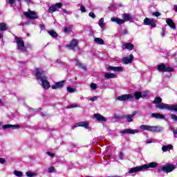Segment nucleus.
Here are the masks:
<instances>
[{"mask_svg":"<svg viewBox=\"0 0 177 177\" xmlns=\"http://www.w3.org/2000/svg\"><path fill=\"white\" fill-rule=\"evenodd\" d=\"M13 174H14V175H15V176H18V177L23 176V173L21 172V171L15 170L13 171Z\"/></svg>","mask_w":177,"mask_h":177,"instance_id":"nucleus-35","label":"nucleus"},{"mask_svg":"<svg viewBox=\"0 0 177 177\" xmlns=\"http://www.w3.org/2000/svg\"><path fill=\"white\" fill-rule=\"evenodd\" d=\"M122 17L123 19H121L118 17H111V21H113V23H117V24H124L125 21H129V20H132V17L131 15L129 14H122Z\"/></svg>","mask_w":177,"mask_h":177,"instance_id":"nucleus-5","label":"nucleus"},{"mask_svg":"<svg viewBox=\"0 0 177 177\" xmlns=\"http://www.w3.org/2000/svg\"><path fill=\"white\" fill-rule=\"evenodd\" d=\"M24 16L27 19H30L31 20H34L35 19H38V16L37 15V12L32 11L30 10H28V12H24Z\"/></svg>","mask_w":177,"mask_h":177,"instance_id":"nucleus-8","label":"nucleus"},{"mask_svg":"<svg viewBox=\"0 0 177 177\" xmlns=\"http://www.w3.org/2000/svg\"><path fill=\"white\" fill-rule=\"evenodd\" d=\"M98 26H100L102 31L104 30V27H106V23H104V18H101L98 22Z\"/></svg>","mask_w":177,"mask_h":177,"instance_id":"nucleus-25","label":"nucleus"},{"mask_svg":"<svg viewBox=\"0 0 177 177\" xmlns=\"http://www.w3.org/2000/svg\"><path fill=\"white\" fill-rule=\"evenodd\" d=\"M64 32H71V27H65L64 28Z\"/></svg>","mask_w":177,"mask_h":177,"instance_id":"nucleus-40","label":"nucleus"},{"mask_svg":"<svg viewBox=\"0 0 177 177\" xmlns=\"http://www.w3.org/2000/svg\"><path fill=\"white\" fill-rule=\"evenodd\" d=\"M106 70H108V71H115L116 73H121L124 71V68L121 66H109L106 68Z\"/></svg>","mask_w":177,"mask_h":177,"instance_id":"nucleus-15","label":"nucleus"},{"mask_svg":"<svg viewBox=\"0 0 177 177\" xmlns=\"http://www.w3.org/2000/svg\"><path fill=\"white\" fill-rule=\"evenodd\" d=\"M9 28L8 24L5 23H0V31H6Z\"/></svg>","mask_w":177,"mask_h":177,"instance_id":"nucleus-30","label":"nucleus"},{"mask_svg":"<svg viewBox=\"0 0 177 177\" xmlns=\"http://www.w3.org/2000/svg\"><path fill=\"white\" fill-rule=\"evenodd\" d=\"M47 172L48 174H52V172H55V167H50L47 169Z\"/></svg>","mask_w":177,"mask_h":177,"instance_id":"nucleus-38","label":"nucleus"},{"mask_svg":"<svg viewBox=\"0 0 177 177\" xmlns=\"http://www.w3.org/2000/svg\"><path fill=\"white\" fill-rule=\"evenodd\" d=\"M25 1H26L27 3H30V2H31V0H25Z\"/></svg>","mask_w":177,"mask_h":177,"instance_id":"nucleus-56","label":"nucleus"},{"mask_svg":"<svg viewBox=\"0 0 177 177\" xmlns=\"http://www.w3.org/2000/svg\"><path fill=\"white\" fill-rule=\"evenodd\" d=\"M124 64H130L133 62V55L131 54L129 57H124L122 59Z\"/></svg>","mask_w":177,"mask_h":177,"instance_id":"nucleus-17","label":"nucleus"},{"mask_svg":"<svg viewBox=\"0 0 177 177\" xmlns=\"http://www.w3.org/2000/svg\"><path fill=\"white\" fill-rule=\"evenodd\" d=\"M94 42L97 44V45H104V40L100 37H95L94 39Z\"/></svg>","mask_w":177,"mask_h":177,"instance_id":"nucleus-28","label":"nucleus"},{"mask_svg":"<svg viewBox=\"0 0 177 177\" xmlns=\"http://www.w3.org/2000/svg\"><path fill=\"white\" fill-rule=\"evenodd\" d=\"M162 99L160 97H156L153 100V104H156V107L160 110H168L169 111H174L177 113V105L176 104H168L161 103Z\"/></svg>","mask_w":177,"mask_h":177,"instance_id":"nucleus-1","label":"nucleus"},{"mask_svg":"<svg viewBox=\"0 0 177 177\" xmlns=\"http://www.w3.org/2000/svg\"><path fill=\"white\" fill-rule=\"evenodd\" d=\"M169 129L170 131H174V128L172 127V126H170Z\"/></svg>","mask_w":177,"mask_h":177,"instance_id":"nucleus-58","label":"nucleus"},{"mask_svg":"<svg viewBox=\"0 0 177 177\" xmlns=\"http://www.w3.org/2000/svg\"><path fill=\"white\" fill-rule=\"evenodd\" d=\"M26 175L28 177H35V176H38V174H37L35 171H28L26 172Z\"/></svg>","mask_w":177,"mask_h":177,"instance_id":"nucleus-31","label":"nucleus"},{"mask_svg":"<svg viewBox=\"0 0 177 177\" xmlns=\"http://www.w3.org/2000/svg\"><path fill=\"white\" fill-rule=\"evenodd\" d=\"M1 38H3V35L0 32V39H1Z\"/></svg>","mask_w":177,"mask_h":177,"instance_id":"nucleus-57","label":"nucleus"},{"mask_svg":"<svg viewBox=\"0 0 177 177\" xmlns=\"http://www.w3.org/2000/svg\"><path fill=\"white\" fill-rule=\"evenodd\" d=\"M122 48H125V49H127L128 50H132L134 46L133 44L131 43H124L122 46Z\"/></svg>","mask_w":177,"mask_h":177,"instance_id":"nucleus-26","label":"nucleus"},{"mask_svg":"<svg viewBox=\"0 0 177 177\" xmlns=\"http://www.w3.org/2000/svg\"><path fill=\"white\" fill-rule=\"evenodd\" d=\"M158 166V163L156 162H151L150 163L145 164L139 167H136L131 168L129 171V174H135V172H142V171H145V169H149V168H156Z\"/></svg>","mask_w":177,"mask_h":177,"instance_id":"nucleus-3","label":"nucleus"},{"mask_svg":"<svg viewBox=\"0 0 177 177\" xmlns=\"http://www.w3.org/2000/svg\"><path fill=\"white\" fill-rule=\"evenodd\" d=\"M153 16H155L156 17H158L159 16H161V13L158 12H153Z\"/></svg>","mask_w":177,"mask_h":177,"instance_id":"nucleus-45","label":"nucleus"},{"mask_svg":"<svg viewBox=\"0 0 177 177\" xmlns=\"http://www.w3.org/2000/svg\"><path fill=\"white\" fill-rule=\"evenodd\" d=\"M172 147L171 145H165L162 147V151H168V150H171Z\"/></svg>","mask_w":177,"mask_h":177,"instance_id":"nucleus-32","label":"nucleus"},{"mask_svg":"<svg viewBox=\"0 0 177 177\" xmlns=\"http://www.w3.org/2000/svg\"><path fill=\"white\" fill-rule=\"evenodd\" d=\"M170 117H171V120H173L174 121H177V116H176V115H175L174 113H171L170 115Z\"/></svg>","mask_w":177,"mask_h":177,"instance_id":"nucleus-41","label":"nucleus"},{"mask_svg":"<svg viewBox=\"0 0 177 177\" xmlns=\"http://www.w3.org/2000/svg\"><path fill=\"white\" fill-rule=\"evenodd\" d=\"M127 32H128V31H127V30H123V34L125 35V34H127Z\"/></svg>","mask_w":177,"mask_h":177,"instance_id":"nucleus-55","label":"nucleus"},{"mask_svg":"<svg viewBox=\"0 0 177 177\" xmlns=\"http://www.w3.org/2000/svg\"><path fill=\"white\" fill-rule=\"evenodd\" d=\"M35 76L37 80L41 81L44 89L48 90L50 88V83L48 81V77L45 75V72L44 71L37 68L35 70Z\"/></svg>","mask_w":177,"mask_h":177,"instance_id":"nucleus-2","label":"nucleus"},{"mask_svg":"<svg viewBox=\"0 0 177 177\" xmlns=\"http://www.w3.org/2000/svg\"><path fill=\"white\" fill-rule=\"evenodd\" d=\"M63 6V4L62 3H57L55 5L50 6L48 8V12L50 13H53L54 12H56L57 9H60Z\"/></svg>","mask_w":177,"mask_h":177,"instance_id":"nucleus-14","label":"nucleus"},{"mask_svg":"<svg viewBox=\"0 0 177 177\" xmlns=\"http://www.w3.org/2000/svg\"><path fill=\"white\" fill-rule=\"evenodd\" d=\"M63 10H64V12L65 13H67V10L64 9Z\"/></svg>","mask_w":177,"mask_h":177,"instance_id":"nucleus-60","label":"nucleus"},{"mask_svg":"<svg viewBox=\"0 0 177 177\" xmlns=\"http://www.w3.org/2000/svg\"><path fill=\"white\" fill-rule=\"evenodd\" d=\"M158 71H160L162 73H174V71H175L173 68L167 67L164 64L158 65Z\"/></svg>","mask_w":177,"mask_h":177,"instance_id":"nucleus-7","label":"nucleus"},{"mask_svg":"<svg viewBox=\"0 0 177 177\" xmlns=\"http://www.w3.org/2000/svg\"><path fill=\"white\" fill-rule=\"evenodd\" d=\"M45 28V25H41V30H44Z\"/></svg>","mask_w":177,"mask_h":177,"instance_id":"nucleus-54","label":"nucleus"},{"mask_svg":"<svg viewBox=\"0 0 177 177\" xmlns=\"http://www.w3.org/2000/svg\"><path fill=\"white\" fill-rule=\"evenodd\" d=\"M175 165H167L165 166H163L160 168L161 171L162 172H166V174H169V172H172L174 169H175Z\"/></svg>","mask_w":177,"mask_h":177,"instance_id":"nucleus-12","label":"nucleus"},{"mask_svg":"<svg viewBox=\"0 0 177 177\" xmlns=\"http://www.w3.org/2000/svg\"><path fill=\"white\" fill-rule=\"evenodd\" d=\"M166 23L170 27V28H173V30H175V28H176V26L175 25V23L171 19H167Z\"/></svg>","mask_w":177,"mask_h":177,"instance_id":"nucleus-22","label":"nucleus"},{"mask_svg":"<svg viewBox=\"0 0 177 177\" xmlns=\"http://www.w3.org/2000/svg\"><path fill=\"white\" fill-rule=\"evenodd\" d=\"M64 86V81L56 82L55 84L51 86L52 89H59Z\"/></svg>","mask_w":177,"mask_h":177,"instance_id":"nucleus-19","label":"nucleus"},{"mask_svg":"<svg viewBox=\"0 0 177 177\" xmlns=\"http://www.w3.org/2000/svg\"><path fill=\"white\" fill-rule=\"evenodd\" d=\"M6 100H5V97H0V106H5L6 104Z\"/></svg>","mask_w":177,"mask_h":177,"instance_id":"nucleus-36","label":"nucleus"},{"mask_svg":"<svg viewBox=\"0 0 177 177\" xmlns=\"http://www.w3.org/2000/svg\"><path fill=\"white\" fill-rule=\"evenodd\" d=\"M94 118L97 120V121H102L103 122H106L107 121V119L104 118V116L99 114V113H95L93 115Z\"/></svg>","mask_w":177,"mask_h":177,"instance_id":"nucleus-20","label":"nucleus"},{"mask_svg":"<svg viewBox=\"0 0 177 177\" xmlns=\"http://www.w3.org/2000/svg\"><path fill=\"white\" fill-rule=\"evenodd\" d=\"M66 46L69 49H73V50H79L78 40L74 39L73 40H72L70 44H68Z\"/></svg>","mask_w":177,"mask_h":177,"instance_id":"nucleus-11","label":"nucleus"},{"mask_svg":"<svg viewBox=\"0 0 177 177\" xmlns=\"http://www.w3.org/2000/svg\"><path fill=\"white\" fill-rule=\"evenodd\" d=\"M156 21L154 19L145 18L144 19L145 26H151V28L156 27Z\"/></svg>","mask_w":177,"mask_h":177,"instance_id":"nucleus-10","label":"nucleus"},{"mask_svg":"<svg viewBox=\"0 0 177 177\" xmlns=\"http://www.w3.org/2000/svg\"><path fill=\"white\" fill-rule=\"evenodd\" d=\"M77 107H80V105L77 104H71L67 106V109H75Z\"/></svg>","mask_w":177,"mask_h":177,"instance_id":"nucleus-37","label":"nucleus"},{"mask_svg":"<svg viewBox=\"0 0 177 177\" xmlns=\"http://www.w3.org/2000/svg\"><path fill=\"white\" fill-rule=\"evenodd\" d=\"M88 16L91 17V19H96V15L94 12H89Z\"/></svg>","mask_w":177,"mask_h":177,"instance_id":"nucleus-42","label":"nucleus"},{"mask_svg":"<svg viewBox=\"0 0 177 177\" xmlns=\"http://www.w3.org/2000/svg\"><path fill=\"white\" fill-rule=\"evenodd\" d=\"M48 33L49 35H50V37H52V38L57 37V33L55 30H49Z\"/></svg>","mask_w":177,"mask_h":177,"instance_id":"nucleus-33","label":"nucleus"},{"mask_svg":"<svg viewBox=\"0 0 177 177\" xmlns=\"http://www.w3.org/2000/svg\"><path fill=\"white\" fill-rule=\"evenodd\" d=\"M141 131H148L149 132H162L164 128L160 126H150L149 124H142L140 127Z\"/></svg>","mask_w":177,"mask_h":177,"instance_id":"nucleus-4","label":"nucleus"},{"mask_svg":"<svg viewBox=\"0 0 177 177\" xmlns=\"http://www.w3.org/2000/svg\"><path fill=\"white\" fill-rule=\"evenodd\" d=\"M67 91L69 92V93H74V92H75V88L68 87Z\"/></svg>","mask_w":177,"mask_h":177,"instance_id":"nucleus-39","label":"nucleus"},{"mask_svg":"<svg viewBox=\"0 0 177 177\" xmlns=\"http://www.w3.org/2000/svg\"><path fill=\"white\" fill-rule=\"evenodd\" d=\"M91 102H95V100H97V97L95 96L90 99Z\"/></svg>","mask_w":177,"mask_h":177,"instance_id":"nucleus-50","label":"nucleus"},{"mask_svg":"<svg viewBox=\"0 0 177 177\" xmlns=\"http://www.w3.org/2000/svg\"><path fill=\"white\" fill-rule=\"evenodd\" d=\"M120 133H130L131 135H134V133H139V130L138 129H127L124 130H122L120 131Z\"/></svg>","mask_w":177,"mask_h":177,"instance_id":"nucleus-18","label":"nucleus"},{"mask_svg":"<svg viewBox=\"0 0 177 177\" xmlns=\"http://www.w3.org/2000/svg\"><path fill=\"white\" fill-rule=\"evenodd\" d=\"M8 2L10 5H13L16 2V0H8Z\"/></svg>","mask_w":177,"mask_h":177,"instance_id":"nucleus-48","label":"nucleus"},{"mask_svg":"<svg viewBox=\"0 0 177 177\" xmlns=\"http://www.w3.org/2000/svg\"><path fill=\"white\" fill-rule=\"evenodd\" d=\"M146 96H147V92L145 91V92H140V91H136V93H134V97L136 99V100H139V99H140V97H146Z\"/></svg>","mask_w":177,"mask_h":177,"instance_id":"nucleus-16","label":"nucleus"},{"mask_svg":"<svg viewBox=\"0 0 177 177\" xmlns=\"http://www.w3.org/2000/svg\"><path fill=\"white\" fill-rule=\"evenodd\" d=\"M3 129H9L12 128V129H16L17 128H20L19 124H4L2 126Z\"/></svg>","mask_w":177,"mask_h":177,"instance_id":"nucleus-21","label":"nucleus"},{"mask_svg":"<svg viewBox=\"0 0 177 177\" xmlns=\"http://www.w3.org/2000/svg\"><path fill=\"white\" fill-rule=\"evenodd\" d=\"M73 63L74 64H75V66H78L82 70H86V66L85 65H83L81 62H80L78 59H75Z\"/></svg>","mask_w":177,"mask_h":177,"instance_id":"nucleus-23","label":"nucleus"},{"mask_svg":"<svg viewBox=\"0 0 177 177\" xmlns=\"http://www.w3.org/2000/svg\"><path fill=\"white\" fill-rule=\"evenodd\" d=\"M131 99H133V95L132 94H124L117 97V100H119V102H126V100Z\"/></svg>","mask_w":177,"mask_h":177,"instance_id":"nucleus-9","label":"nucleus"},{"mask_svg":"<svg viewBox=\"0 0 177 177\" xmlns=\"http://www.w3.org/2000/svg\"><path fill=\"white\" fill-rule=\"evenodd\" d=\"M78 127H82L83 128H85V129H88L89 122H80L78 123H76L75 125H74L72 127V129H74V128H77Z\"/></svg>","mask_w":177,"mask_h":177,"instance_id":"nucleus-13","label":"nucleus"},{"mask_svg":"<svg viewBox=\"0 0 177 177\" xmlns=\"http://www.w3.org/2000/svg\"><path fill=\"white\" fill-rule=\"evenodd\" d=\"M161 37H165V29L162 28V30L160 33Z\"/></svg>","mask_w":177,"mask_h":177,"instance_id":"nucleus-49","label":"nucleus"},{"mask_svg":"<svg viewBox=\"0 0 177 177\" xmlns=\"http://www.w3.org/2000/svg\"><path fill=\"white\" fill-rule=\"evenodd\" d=\"M158 142V140L153 139V138H149L146 140L145 143L147 145H149V143H157Z\"/></svg>","mask_w":177,"mask_h":177,"instance_id":"nucleus-34","label":"nucleus"},{"mask_svg":"<svg viewBox=\"0 0 177 177\" xmlns=\"http://www.w3.org/2000/svg\"><path fill=\"white\" fill-rule=\"evenodd\" d=\"M15 42L17 45L18 50L21 52H26V46H24V41L19 37H15Z\"/></svg>","mask_w":177,"mask_h":177,"instance_id":"nucleus-6","label":"nucleus"},{"mask_svg":"<svg viewBox=\"0 0 177 177\" xmlns=\"http://www.w3.org/2000/svg\"><path fill=\"white\" fill-rule=\"evenodd\" d=\"M119 158L120 160H124V153L122 152L119 153Z\"/></svg>","mask_w":177,"mask_h":177,"instance_id":"nucleus-47","label":"nucleus"},{"mask_svg":"<svg viewBox=\"0 0 177 177\" xmlns=\"http://www.w3.org/2000/svg\"><path fill=\"white\" fill-rule=\"evenodd\" d=\"M137 113L136 111L133 112V113L131 115H129L127 116V120L128 122H132L133 121V117H135V115H136Z\"/></svg>","mask_w":177,"mask_h":177,"instance_id":"nucleus-29","label":"nucleus"},{"mask_svg":"<svg viewBox=\"0 0 177 177\" xmlns=\"http://www.w3.org/2000/svg\"><path fill=\"white\" fill-rule=\"evenodd\" d=\"M80 10L82 13H85V12H86V10L85 9V6H80Z\"/></svg>","mask_w":177,"mask_h":177,"instance_id":"nucleus-43","label":"nucleus"},{"mask_svg":"<svg viewBox=\"0 0 177 177\" xmlns=\"http://www.w3.org/2000/svg\"><path fill=\"white\" fill-rule=\"evenodd\" d=\"M104 77L106 80H110L111 78H117V75L111 73H106L104 74Z\"/></svg>","mask_w":177,"mask_h":177,"instance_id":"nucleus-27","label":"nucleus"},{"mask_svg":"<svg viewBox=\"0 0 177 177\" xmlns=\"http://www.w3.org/2000/svg\"><path fill=\"white\" fill-rule=\"evenodd\" d=\"M41 111V108H39L37 109H34L33 111H35V113H37V111Z\"/></svg>","mask_w":177,"mask_h":177,"instance_id":"nucleus-52","label":"nucleus"},{"mask_svg":"<svg viewBox=\"0 0 177 177\" xmlns=\"http://www.w3.org/2000/svg\"><path fill=\"white\" fill-rule=\"evenodd\" d=\"M1 125H3V122H0V127H1Z\"/></svg>","mask_w":177,"mask_h":177,"instance_id":"nucleus-59","label":"nucleus"},{"mask_svg":"<svg viewBox=\"0 0 177 177\" xmlns=\"http://www.w3.org/2000/svg\"><path fill=\"white\" fill-rule=\"evenodd\" d=\"M151 117H153V118H158L159 120H165V116L161 113H153L151 114Z\"/></svg>","mask_w":177,"mask_h":177,"instance_id":"nucleus-24","label":"nucleus"},{"mask_svg":"<svg viewBox=\"0 0 177 177\" xmlns=\"http://www.w3.org/2000/svg\"><path fill=\"white\" fill-rule=\"evenodd\" d=\"M0 164H5V159L0 158Z\"/></svg>","mask_w":177,"mask_h":177,"instance_id":"nucleus-51","label":"nucleus"},{"mask_svg":"<svg viewBox=\"0 0 177 177\" xmlns=\"http://www.w3.org/2000/svg\"><path fill=\"white\" fill-rule=\"evenodd\" d=\"M91 89H96L97 88V85L95 83H92L91 84Z\"/></svg>","mask_w":177,"mask_h":177,"instance_id":"nucleus-44","label":"nucleus"},{"mask_svg":"<svg viewBox=\"0 0 177 177\" xmlns=\"http://www.w3.org/2000/svg\"><path fill=\"white\" fill-rule=\"evenodd\" d=\"M174 135H177V129L173 131Z\"/></svg>","mask_w":177,"mask_h":177,"instance_id":"nucleus-53","label":"nucleus"},{"mask_svg":"<svg viewBox=\"0 0 177 177\" xmlns=\"http://www.w3.org/2000/svg\"><path fill=\"white\" fill-rule=\"evenodd\" d=\"M47 156H49V157H55V153H50V151L46 152Z\"/></svg>","mask_w":177,"mask_h":177,"instance_id":"nucleus-46","label":"nucleus"}]
</instances>
